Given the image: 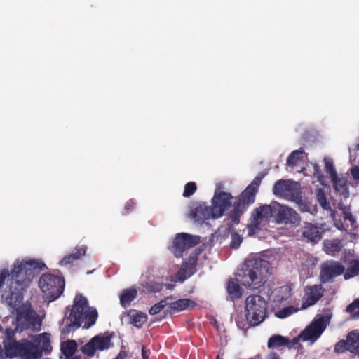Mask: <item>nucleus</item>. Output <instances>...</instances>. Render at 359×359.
<instances>
[{
	"instance_id": "obj_20",
	"label": "nucleus",
	"mask_w": 359,
	"mask_h": 359,
	"mask_svg": "<svg viewBox=\"0 0 359 359\" xmlns=\"http://www.w3.org/2000/svg\"><path fill=\"white\" fill-rule=\"evenodd\" d=\"M168 306L173 311L179 312L195 307L196 303L189 299H180L175 302H169Z\"/></svg>"
},
{
	"instance_id": "obj_10",
	"label": "nucleus",
	"mask_w": 359,
	"mask_h": 359,
	"mask_svg": "<svg viewBox=\"0 0 359 359\" xmlns=\"http://www.w3.org/2000/svg\"><path fill=\"white\" fill-rule=\"evenodd\" d=\"M199 243L200 237L198 236L180 233L175 236L169 249L176 257H180L186 250L198 245Z\"/></svg>"
},
{
	"instance_id": "obj_35",
	"label": "nucleus",
	"mask_w": 359,
	"mask_h": 359,
	"mask_svg": "<svg viewBox=\"0 0 359 359\" xmlns=\"http://www.w3.org/2000/svg\"><path fill=\"white\" fill-rule=\"evenodd\" d=\"M298 311V307H295L294 306H289L284 307L282 309L277 311L276 313V316L278 317V318L283 319L290 316V315L297 312Z\"/></svg>"
},
{
	"instance_id": "obj_5",
	"label": "nucleus",
	"mask_w": 359,
	"mask_h": 359,
	"mask_svg": "<svg viewBox=\"0 0 359 359\" xmlns=\"http://www.w3.org/2000/svg\"><path fill=\"white\" fill-rule=\"evenodd\" d=\"M270 263L262 259H248L237 273V281L250 289H257L266 281Z\"/></svg>"
},
{
	"instance_id": "obj_47",
	"label": "nucleus",
	"mask_w": 359,
	"mask_h": 359,
	"mask_svg": "<svg viewBox=\"0 0 359 359\" xmlns=\"http://www.w3.org/2000/svg\"><path fill=\"white\" fill-rule=\"evenodd\" d=\"M343 215L345 221H349L351 223V224H353V223L355 222L353 216L350 212L344 211Z\"/></svg>"
},
{
	"instance_id": "obj_52",
	"label": "nucleus",
	"mask_w": 359,
	"mask_h": 359,
	"mask_svg": "<svg viewBox=\"0 0 359 359\" xmlns=\"http://www.w3.org/2000/svg\"><path fill=\"white\" fill-rule=\"evenodd\" d=\"M165 286L168 290H173L175 287V285L172 284H166Z\"/></svg>"
},
{
	"instance_id": "obj_45",
	"label": "nucleus",
	"mask_w": 359,
	"mask_h": 359,
	"mask_svg": "<svg viewBox=\"0 0 359 359\" xmlns=\"http://www.w3.org/2000/svg\"><path fill=\"white\" fill-rule=\"evenodd\" d=\"M313 169H314V172H313L314 177H316L319 182H321L323 180L324 177H323V175L319 166L317 164H315L313 165Z\"/></svg>"
},
{
	"instance_id": "obj_28",
	"label": "nucleus",
	"mask_w": 359,
	"mask_h": 359,
	"mask_svg": "<svg viewBox=\"0 0 359 359\" xmlns=\"http://www.w3.org/2000/svg\"><path fill=\"white\" fill-rule=\"evenodd\" d=\"M318 201L320 205L326 210L330 211L331 217L334 221H336L337 212L331 208L330 203L327 201L325 193L322 190H319L317 194Z\"/></svg>"
},
{
	"instance_id": "obj_9",
	"label": "nucleus",
	"mask_w": 359,
	"mask_h": 359,
	"mask_svg": "<svg viewBox=\"0 0 359 359\" xmlns=\"http://www.w3.org/2000/svg\"><path fill=\"white\" fill-rule=\"evenodd\" d=\"M274 195L294 201L301 199L299 184L291 180H279L275 182L273 188Z\"/></svg>"
},
{
	"instance_id": "obj_6",
	"label": "nucleus",
	"mask_w": 359,
	"mask_h": 359,
	"mask_svg": "<svg viewBox=\"0 0 359 359\" xmlns=\"http://www.w3.org/2000/svg\"><path fill=\"white\" fill-rule=\"evenodd\" d=\"M264 176L265 174L260 173L255 177L252 182L238 196L237 201L233 204V208L230 212V218L233 224L240 222L241 215L255 202L259 187Z\"/></svg>"
},
{
	"instance_id": "obj_53",
	"label": "nucleus",
	"mask_w": 359,
	"mask_h": 359,
	"mask_svg": "<svg viewBox=\"0 0 359 359\" xmlns=\"http://www.w3.org/2000/svg\"><path fill=\"white\" fill-rule=\"evenodd\" d=\"M65 359H81V357L80 355H72L70 356L69 358H65Z\"/></svg>"
},
{
	"instance_id": "obj_39",
	"label": "nucleus",
	"mask_w": 359,
	"mask_h": 359,
	"mask_svg": "<svg viewBox=\"0 0 359 359\" xmlns=\"http://www.w3.org/2000/svg\"><path fill=\"white\" fill-rule=\"evenodd\" d=\"M243 241L242 236L236 232H233L231 235V242L229 247L231 249H237Z\"/></svg>"
},
{
	"instance_id": "obj_37",
	"label": "nucleus",
	"mask_w": 359,
	"mask_h": 359,
	"mask_svg": "<svg viewBox=\"0 0 359 359\" xmlns=\"http://www.w3.org/2000/svg\"><path fill=\"white\" fill-rule=\"evenodd\" d=\"M94 341L95 340H93V339H91L81 348L82 352L89 357L94 356L97 350L95 343L94 342Z\"/></svg>"
},
{
	"instance_id": "obj_38",
	"label": "nucleus",
	"mask_w": 359,
	"mask_h": 359,
	"mask_svg": "<svg viewBox=\"0 0 359 359\" xmlns=\"http://www.w3.org/2000/svg\"><path fill=\"white\" fill-rule=\"evenodd\" d=\"M17 331H19V330H13L11 328H7L5 330V338L3 340V345L4 347L5 346V344L7 343H11V341H13L17 340L15 337V333Z\"/></svg>"
},
{
	"instance_id": "obj_43",
	"label": "nucleus",
	"mask_w": 359,
	"mask_h": 359,
	"mask_svg": "<svg viewBox=\"0 0 359 359\" xmlns=\"http://www.w3.org/2000/svg\"><path fill=\"white\" fill-rule=\"evenodd\" d=\"M190 276V275H188L187 271L181 267L180 269L175 273V281L182 283L184 282L187 278Z\"/></svg>"
},
{
	"instance_id": "obj_40",
	"label": "nucleus",
	"mask_w": 359,
	"mask_h": 359,
	"mask_svg": "<svg viewBox=\"0 0 359 359\" xmlns=\"http://www.w3.org/2000/svg\"><path fill=\"white\" fill-rule=\"evenodd\" d=\"M346 351H349L348 342L346 340L341 339L335 344L334 351L336 353H344Z\"/></svg>"
},
{
	"instance_id": "obj_41",
	"label": "nucleus",
	"mask_w": 359,
	"mask_h": 359,
	"mask_svg": "<svg viewBox=\"0 0 359 359\" xmlns=\"http://www.w3.org/2000/svg\"><path fill=\"white\" fill-rule=\"evenodd\" d=\"M196 189H197V186L195 182H189L187 183L184 186L183 196L186 197V198L190 197L196 191Z\"/></svg>"
},
{
	"instance_id": "obj_14",
	"label": "nucleus",
	"mask_w": 359,
	"mask_h": 359,
	"mask_svg": "<svg viewBox=\"0 0 359 359\" xmlns=\"http://www.w3.org/2000/svg\"><path fill=\"white\" fill-rule=\"evenodd\" d=\"M324 290L321 285L308 286L305 289V299L302 304V309L314 305L323 296Z\"/></svg>"
},
{
	"instance_id": "obj_32",
	"label": "nucleus",
	"mask_w": 359,
	"mask_h": 359,
	"mask_svg": "<svg viewBox=\"0 0 359 359\" xmlns=\"http://www.w3.org/2000/svg\"><path fill=\"white\" fill-rule=\"evenodd\" d=\"M304 153L303 148H300L297 150L293 151L287 157V165L293 167L297 164L299 160L302 157V154Z\"/></svg>"
},
{
	"instance_id": "obj_27",
	"label": "nucleus",
	"mask_w": 359,
	"mask_h": 359,
	"mask_svg": "<svg viewBox=\"0 0 359 359\" xmlns=\"http://www.w3.org/2000/svg\"><path fill=\"white\" fill-rule=\"evenodd\" d=\"M197 261V255H191L188 259L183 262L181 267L187 271L188 275L191 276L196 271Z\"/></svg>"
},
{
	"instance_id": "obj_16",
	"label": "nucleus",
	"mask_w": 359,
	"mask_h": 359,
	"mask_svg": "<svg viewBox=\"0 0 359 359\" xmlns=\"http://www.w3.org/2000/svg\"><path fill=\"white\" fill-rule=\"evenodd\" d=\"M345 271L344 266L339 262H333L325 266L320 272L323 282L330 281L332 278L341 275Z\"/></svg>"
},
{
	"instance_id": "obj_56",
	"label": "nucleus",
	"mask_w": 359,
	"mask_h": 359,
	"mask_svg": "<svg viewBox=\"0 0 359 359\" xmlns=\"http://www.w3.org/2000/svg\"><path fill=\"white\" fill-rule=\"evenodd\" d=\"M215 359H220V358H219V355H218L216 357V358H215Z\"/></svg>"
},
{
	"instance_id": "obj_25",
	"label": "nucleus",
	"mask_w": 359,
	"mask_h": 359,
	"mask_svg": "<svg viewBox=\"0 0 359 359\" xmlns=\"http://www.w3.org/2000/svg\"><path fill=\"white\" fill-rule=\"evenodd\" d=\"M78 348V344L75 340H67L61 343L60 350L65 358H69L74 355Z\"/></svg>"
},
{
	"instance_id": "obj_4",
	"label": "nucleus",
	"mask_w": 359,
	"mask_h": 359,
	"mask_svg": "<svg viewBox=\"0 0 359 359\" xmlns=\"http://www.w3.org/2000/svg\"><path fill=\"white\" fill-rule=\"evenodd\" d=\"M98 317V313L95 309H91L89 307L87 298L81 294H76L74 299L72 309L67 320L69 323L62 327V332L65 334L74 331L81 326L85 329H88L95 325Z\"/></svg>"
},
{
	"instance_id": "obj_50",
	"label": "nucleus",
	"mask_w": 359,
	"mask_h": 359,
	"mask_svg": "<svg viewBox=\"0 0 359 359\" xmlns=\"http://www.w3.org/2000/svg\"><path fill=\"white\" fill-rule=\"evenodd\" d=\"M123 348L124 347L121 348L119 353L114 359H126L128 353Z\"/></svg>"
},
{
	"instance_id": "obj_24",
	"label": "nucleus",
	"mask_w": 359,
	"mask_h": 359,
	"mask_svg": "<svg viewBox=\"0 0 359 359\" xmlns=\"http://www.w3.org/2000/svg\"><path fill=\"white\" fill-rule=\"evenodd\" d=\"M137 295V291L135 288H129L123 290L120 295V304L123 307L129 306Z\"/></svg>"
},
{
	"instance_id": "obj_49",
	"label": "nucleus",
	"mask_w": 359,
	"mask_h": 359,
	"mask_svg": "<svg viewBox=\"0 0 359 359\" xmlns=\"http://www.w3.org/2000/svg\"><path fill=\"white\" fill-rule=\"evenodd\" d=\"M351 175L355 180H359V167H354L351 170Z\"/></svg>"
},
{
	"instance_id": "obj_51",
	"label": "nucleus",
	"mask_w": 359,
	"mask_h": 359,
	"mask_svg": "<svg viewBox=\"0 0 359 359\" xmlns=\"http://www.w3.org/2000/svg\"><path fill=\"white\" fill-rule=\"evenodd\" d=\"M141 354L142 359H149V356L147 354L145 346H142L141 349Z\"/></svg>"
},
{
	"instance_id": "obj_2",
	"label": "nucleus",
	"mask_w": 359,
	"mask_h": 359,
	"mask_svg": "<svg viewBox=\"0 0 359 359\" xmlns=\"http://www.w3.org/2000/svg\"><path fill=\"white\" fill-rule=\"evenodd\" d=\"M271 217L278 224H294L300 221V217L294 210L272 201L269 205H260L253 210L250 223L248 225V234L252 236L257 233L261 230V226L269 223Z\"/></svg>"
},
{
	"instance_id": "obj_48",
	"label": "nucleus",
	"mask_w": 359,
	"mask_h": 359,
	"mask_svg": "<svg viewBox=\"0 0 359 359\" xmlns=\"http://www.w3.org/2000/svg\"><path fill=\"white\" fill-rule=\"evenodd\" d=\"M250 359H262V358L260 355H257L254 358H252ZM266 359H280V358L277 353H271L267 356Z\"/></svg>"
},
{
	"instance_id": "obj_17",
	"label": "nucleus",
	"mask_w": 359,
	"mask_h": 359,
	"mask_svg": "<svg viewBox=\"0 0 359 359\" xmlns=\"http://www.w3.org/2000/svg\"><path fill=\"white\" fill-rule=\"evenodd\" d=\"M191 217L196 222H204L210 218H214V212L212 207L203 206L201 205L196 207L191 211Z\"/></svg>"
},
{
	"instance_id": "obj_36",
	"label": "nucleus",
	"mask_w": 359,
	"mask_h": 359,
	"mask_svg": "<svg viewBox=\"0 0 359 359\" xmlns=\"http://www.w3.org/2000/svg\"><path fill=\"white\" fill-rule=\"evenodd\" d=\"M236 323L237 327L240 330H243L245 333L247 332V330L250 327L256 326V325H252L251 323H250V321L247 319V318L245 317V318H244L241 315L238 316L236 318Z\"/></svg>"
},
{
	"instance_id": "obj_30",
	"label": "nucleus",
	"mask_w": 359,
	"mask_h": 359,
	"mask_svg": "<svg viewBox=\"0 0 359 359\" xmlns=\"http://www.w3.org/2000/svg\"><path fill=\"white\" fill-rule=\"evenodd\" d=\"M359 274V261L354 260L349 263L344 276L346 280L350 279Z\"/></svg>"
},
{
	"instance_id": "obj_55",
	"label": "nucleus",
	"mask_w": 359,
	"mask_h": 359,
	"mask_svg": "<svg viewBox=\"0 0 359 359\" xmlns=\"http://www.w3.org/2000/svg\"><path fill=\"white\" fill-rule=\"evenodd\" d=\"M2 355H3V350H2L1 346H0V358H1Z\"/></svg>"
},
{
	"instance_id": "obj_3",
	"label": "nucleus",
	"mask_w": 359,
	"mask_h": 359,
	"mask_svg": "<svg viewBox=\"0 0 359 359\" xmlns=\"http://www.w3.org/2000/svg\"><path fill=\"white\" fill-rule=\"evenodd\" d=\"M51 351L50 334L46 332L36 335L33 341L25 339L15 340L7 343L4 347L6 357L10 358L39 359L42 357L43 353L48 354Z\"/></svg>"
},
{
	"instance_id": "obj_18",
	"label": "nucleus",
	"mask_w": 359,
	"mask_h": 359,
	"mask_svg": "<svg viewBox=\"0 0 359 359\" xmlns=\"http://www.w3.org/2000/svg\"><path fill=\"white\" fill-rule=\"evenodd\" d=\"M86 247H76L75 248L73 252L65 255L60 262V266H65L67 264H72L74 261L80 259L86 254Z\"/></svg>"
},
{
	"instance_id": "obj_42",
	"label": "nucleus",
	"mask_w": 359,
	"mask_h": 359,
	"mask_svg": "<svg viewBox=\"0 0 359 359\" xmlns=\"http://www.w3.org/2000/svg\"><path fill=\"white\" fill-rule=\"evenodd\" d=\"M325 172L330 175L331 179L332 178H336L337 177V172L334 168V166L333 165V163L330 161V160H327L326 158H325Z\"/></svg>"
},
{
	"instance_id": "obj_46",
	"label": "nucleus",
	"mask_w": 359,
	"mask_h": 359,
	"mask_svg": "<svg viewBox=\"0 0 359 359\" xmlns=\"http://www.w3.org/2000/svg\"><path fill=\"white\" fill-rule=\"evenodd\" d=\"M135 205V203L133 199L128 200L124 207V210L126 211V214H128L130 211L134 209Z\"/></svg>"
},
{
	"instance_id": "obj_15",
	"label": "nucleus",
	"mask_w": 359,
	"mask_h": 359,
	"mask_svg": "<svg viewBox=\"0 0 359 359\" xmlns=\"http://www.w3.org/2000/svg\"><path fill=\"white\" fill-rule=\"evenodd\" d=\"M324 229L322 225L305 222L302 229V236L307 240L318 243L321 238Z\"/></svg>"
},
{
	"instance_id": "obj_22",
	"label": "nucleus",
	"mask_w": 359,
	"mask_h": 359,
	"mask_svg": "<svg viewBox=\"0 0 359 359\" xmlns=\"http://www.w3.org/2000/svg\"><path fill=\"white\" fill-rule=\"evenodd\" d=\"M324 248L327 254L335 255L339 252L343 248L342 241L339 239L325 240L324 241Z\"/></svg>"
},
{
	"instance_id": "obj_23",
	"label": "nucleus",
	"mask_w": 359,
	"mask_h": 359,
	"mask_svg": "<svg viewBox=\"0 0 359 359\" xmlns=\"http://www.w3.org/2000/svg\"><path fill=\"white\" fill-rule=\"evenodd\" d=\"M331 180L333 182V186L336 191L344 196L345 198H348L349 196V191L346 180L339 178L338 175H337L336 178H332Z\"/></svg>"
},
{
	"instance_id": "obj_26",
	"label": "nucleus",
	"mask_w": 359,
	"mask_h": 359,
	"mask_svg": "<svg viewBox=\"0 0 359 359\" xmlns=\"http://www.w3.org/2000/svg\"><path fill=\"white\" fill-rule=\"evenodd\" d=\"M93 340H95V346L97 349L99 351H104L109 349L112 344H111V337L110 335L108 336H100L97 335L92 338Z\"/></svg>"
},
{
	"instance_id": "obj_12",
	"label": "nucleus",
	"mask_w": 359,
	"mask_h": 359,
	"mask_svg": "<svg viewBox=\"0 0 359 359\" xmlns=\"http://www.w3.org/2000/svg\"><path fill=\"white\" fill-rule=\"evenodd\" d=\"M326 327L325 320L321 316L313 320L306 328L303 330L299 337L303 341H310L314 342L322 334Z\"/></svg>"
},
{
	"instance_id": "obj_13",
	"label": "nucleus",
	"mask_w": 359,
	"mask_h": 359,
	"mask_svg": "<svg viewBox=\"0 0 359 359\" xmlns=\"http://www.w3.org/2000/svg\"><path fill=\"white\" fill-rule=\"evenodd\" d=\"M36 320L32 310L21 308L17 311L16 330H19V332L28 330L35 325Z\"/></svg>"
},
{
	"instance_id": "obj_11",
	"label": "nucleus",
	"mask_w": 359,
	"mask_h": 359,
	"mask_svg": "<svg viewBox=\"0 0 359 359\" xmlns=\"http://www.w3.org/2000/svg\"><path fill=\"white\" fill-rule=\"evenodd\" d=\"M219 185H217V191L215 192L212 201V208L214 212V218L217 219L224 215L225 211L231 206L232 195L224 191H218Z\"/></svg>"
},
{
	"instance_id": "obj_21",
	"label": "nucleus",
	"mask_w": 359,
	"mask_h": 359,
	"mask_svg": "<svg viewBox=\"0 0 359 359\" xmlns=\"http://www.w3.org/2000/svg\"><path fill=\"white\" fill-rule=\"evenodd\" d=\"M269 348H277L282 346L290 347V341L288 338L276 334L271 337L267 344Z\"/></svg>"
},
{
	"instance_id": "obj_33",
	"label": "nucleus",
	"mask_w": 359,
	"mask_h": 359,
	"mask_svg": "<svg viewBox=\"0 0 359 359\" xmlns=\"http://www.w3.org/2000/svg\"><path fill=\"white\" fill-rule=\"evenodd\" d=\"M130 323L136 327L141 328L143 324L147 321V316L143 313H137L130 316Z\"/></svg>"
},
{
	"instance_id": "obj_1",
	"label": "nucleus",
	"mask_w": 359,
	"mask_h": 359,
	"mask_svg": "<svg viewBox=\"0 0 359 359\" xmlns=\"http://www.w3.org/2000/svg\"><path fill=\"white\" fill-rule=\"evenodd\" d=\"M46 264L39 260L30 259L16 263L13 265L11 273L8 270L3 269L0 273V289L7 278L9 282V294L5 297L6 302L13 308L18 306L22 299L21 292L26 289L31 282L32 271L43 269Z\"/></svg>"
},
{
	"instance_id": "obj_8",
	"label": "nucleus",
	"mask_w": 359,
	"mask_h": 359,
	"mask_svg": "<svg viewBox=\"0 0 359 359\" xmlns=\"http://www.w3.org/2000/svg\"><path fill=\"white\" fill-rule=\"evenodd\" d=\"M38 285L45 298L53 302L62 294L65 283L63 277L46 273L40 277Z\"/></svg>"
},
{
	"instance_id": "obj_7",
	"label": "nucleus",
	"mask_w": 359,
	"mask_h": 359,
	"mask_svg": "<svg viewBox=\"0 0 359 359\" xmlns=\"http://www.w3.org/2000/svg\"><path fill=\"white\" fill-rule=\"evenodd\" d=\"M245 317L252 325H259L266 318L267 302L259 295H250L245 301Z\"/></svg>"
},
{
	"instance_id": "obj_54",
	"label": "nucleus",
	"mask_w": 359,
	"mask_h": 359,
	"mask_svg": "<svg viewBox=\"0 0 359 359\" xmlns=\"http://www.w3.org/2000/svg\"><path fill=\"white\" fill-rule=\"evenodd\" d=\"M335 224H336V226L337 227V229H341L342 228V226H343L342 224H337V223H336Z\"/></svg>"
},
{
	"instance_id": "obj_44",
	"label": "nucleus",
	"mask_w": 359,
	"mask_h": 359,
	"mask_svg": "<svg viewBox=\"0 0 359 359\" xmlns=\"http://www.w3.org/2000/svg\"><path fill=\"white\" fill-rule=\"evenodd\" d=\"M163 289V285L156 283H151L148 285L147 290L149 292H158Z\"/></svg>"
},
{
	"instance_id": "obj_29",
	"label": "nucleus",
	"mask_w": 359,
	"mask_h": 359,
	"mask_svg": "<svg viewBox=\"0 0 359 359\" xmlns=\"http://www.w3.org/2000/svg\"><path fill=\"white\" fill-rule=\"evenodd\" d=\"M227 292L232 299H239L242 296L240 285L235 280H230L227 285Z\"/></svg>"
},
{
	"instance_id": "obj_34",
	"label": "nucleus",
	"mask_w": 359,
	"mask_h": 359,
	"mask_svg": "<svg viewBox=\"0 0 359 359\" xmlns=\"http://www.w3.org/2000/svg\"><path fill=\"white\" fill-rule=\"evenodd\" d=\"M347 313L351 314L353 320L359 319V298L355 299L346 309Z\"/></svg>"
},
{
	"instance_id": "obj_19",
	"label": "nucleus",
	"mask_w": 359,
	"mask_h": 359,
	"mask_svg": "<svg viewBox=\"0 0 359 359\" xmlns=\"http://www.w3.org/2000/svg\"><path fill=\"white\" fill-rule=\"evenodd\" d=\"M349 351L359 355V330L351 331L346 336Z\"/></svg>"
},
{
	"instance_id": "obj_31",
	"label": "nucleus",
	"mask_w": 359,
	"mask_h": 359,
	"mask_svg": "<svg viewBox=\"0 0 359 359\" xmlns=\"http://www.w3.org/2000/svg\"><path fill=\"white\" fill-rule=\"evenodd\" d=\"M171 299H172V296H168L163 299H161L159 302L155 304L150 308L149 313L152 316L158 314L165 307L166 305H168L169 300Z\"/></svg>"
}]
</instances>
